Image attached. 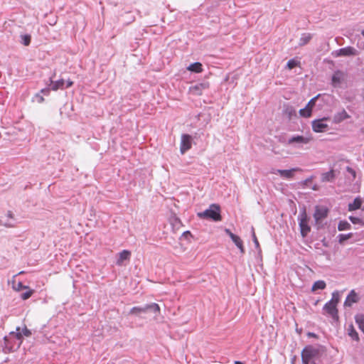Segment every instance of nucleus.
<instances>
[{
    "mask_svg": "<svg viewBox=\"0 0 364 364\" xmlns=\"http://www.w3.org/2000/svg\"><path fill=\"white\" fill-rule=\"evenodd\" d=\"M187 70L192 73H200L203 71V65L199 62H196L190 64Z\"/></svg>",
    "mask_w": 364,
    "mask_h": 364,
    "instance_id": "22",
    "label": "nucleus"
},
{
    "mask_svg": "<svg viewBox=\"0 0 364 364\" xmlns=\"http://www.w3.org/2000/svg\"><path fill=\"white\" fill-rule=\"evenodd\" d=\"M35 98L36 99L38 103H42L44 101L43 97L40 93L36 94Z\"/></svg>",
    "mask_w": 364,
    "mask_h": 364,
    "instance_id": "41",
    "label": "nucleus"
},
{
    "mask_svg": "<svg viewBox=\"0 0 364 364\" xmlns=\"http://www.w3.org/2000/svg\"><path fill=\"white\" fill-rule=\"evenodd\" d=\"M200 218L209 219L213 221H220L222 218L220 215V207L219 205L211 204L208 209L198 213Z\"/></svg>",
    "mask_w": 364,
    "mask_h": 364,
    "instance_id": "2",
    "label": "nucleus"
},
{
    "mask_svg": "<svg viewBox=\"0 0 364 364\" xmlns=\"http://www.w3.org/2000/svg\"><path fill=\"white\" fill-rule=\"evenodd\" d=\"M348 218L350 220V222L353 224H359L361 225H364V220L363 219H360L355 216H349Z\"/></svg>",
    "mask_w": 364,
    "mask_h": 364,
    "instance_id": "31",
    "label": "nucleus"
},
{
    "mask_svg": "<svg viewBox=\"0 0 364 364\" xmlns=\"http://www.w3.org/2000/svg\"><path fill=\"white\" fill-rule=\"evenodd\" d=\"M346 172L350 176H346V178L350 181L353 182L356 178V171L350 166H346Z\"/></svg>",
    "mask_w": 364,
    "mask_h": 364,
    "instance_id": "27",
    "label": "nucleus"
},
{
    "mask_svg": "<svg viewBox=\"0 0 364 364\" xmlns=\"http://www.w3.org/2000/svg\"><path fill=\"white\" fill-rule=\"evenodd\" d=\"M339 299H340L339 294L338 293V291H334L332 294V298L329 301H332L333 304L337 305L338 303L339 302Z\"/></svg>",
    "mask_w": 364,
    "mask_h": 364,
    "instance_id": "34",
    "label": "nucleus"
},
{
    "mask_svg": "<svg viewBox=\"0 0 364 364\" xmlns=\"http://www.w3.org/2000/svg\"><path fill=\"white\" fill-rule=\"evenodd\" d=\"M332 55L334 58H338L341 56H354L357 55V50L355 48L351 46H347L332 52Z\"/></svg>",
    "mask_w": 364,
    "mask_h": 364,
    "instance_id": "9",
    "label": "nucleus"
},
{
    "mask_svg": "<svg viewBox=\"0 0 364 364\" xmlns=\"http://www.w3.org/2000/svg\"><path fill=\"white\" fill-rule=\"evenodd\" d=\"M131 257V252L129 250H124L117 256L116 264L117 266H122L124 261H129Z\"/></svg>",
    "mask_w": 364,
    "mask_h": 364,
    "instance_id": "15",
    "label": "nucleus"
},
{
    "mask_svg": "<svg viewBox=\"0 0 364 364\" xmlns=\"http://www.w3.org/2000/svg\"><path fill=\"white\" fill-rule=\"evenodd\" d=\"M235 364H245V363L241 361L236 360V361H235Z\"/></svg>",
    "mask_w": 364,
    "mask_h": 364,
    "instance_id": "51",
    "label": "nucleus"
},
{
    "mask_svg": "<svg viewBox=\"0 0 364 364\" xmlns=\"http://www.w3.org/2000/svg\"><path fill=\"white\" fill-rule=\"evenodd\" d=\"M328 119V117H323L312 121L311 126L313 131L316 133L325 132L328 131V125L326 123H325V122Z\"/></svg>",
    "mask_w": 364,
    "mask_h": 364,
    "instance_id": "7",
    "label": "nucleus"
},
{
    "mask_svg": "<svg viewBox=\"0 0 364 364\" xmlns=\"http://www.w3.org/2000/svg\"><path fill=\"white\" fill-rule=\"evenodd\" d=\"M225 232L226 233L229 235V237H230V234H233L230 230L228 229H226L225 230Z\"/></svg>",
    "mask_w": 364,
    "mask_h": 364,
    "instance_id": "48",
    "label": "nucleus"
},
{
    "mask_svg": "<svg viewBox=\"0 0 364 364\" xmlns=\"http://www.w3.org/2000/svg\"><path fill=\"white\" fill-rule=\"evenodd\" d=\"M252 240H253V242L255 243L256 249H259V244L258 240H257V238L256 237V235H255V230H254L253 228H252Z\"/></svg>",
    "mask_w": 364,
    "mask_h": 364,
    "instance_id": "37",
    "label": "nucleus"
},
{
    "mask_svg": "<svg viewBox=\"0 0 364 364\" xmlns=\"http://www.w3.org/2000/svg\"><path fill=\"white\" fill-rule=\"evenodd\" d=\"M20 330V327H16V332L11 331L10 333V338L4 337L5 348L9 352H12L19 348L22 344V334Z\"/></svg>",
    "mask_w": 364,
    "mask_h": 364,
    "instance_id": "1",
    "label": "nucleus"
},
{
    "mask_svg": "<svg viewBox=\"0 0 364 364\" xmlns=\"http://www.w3.org/2000/svg\"><path fill=\"white\" fill-rule=\"evenodd\" d=\"M322 242H323V246H326V247H327V246H328L327 243L325 242V240H323V241H322Z\"/></svg>",
    "mask_w": 364,
    "mask_h": 364,
    "instance_id": "52",
    "label": "nucleus"
},
{
    "mask_svg": "<svg viewBox=\"0 0 364 364\" xmlns=\"http://www.w3.org/2000/svg\"><path fill=\"white\" fill-rule=\"evenodd\" d=\"M282 172H283L282 169H272L271 171L273 174H279V176L282 177Z\"/></svg>",
    "mask_w": 364,
    "mask_h": 364,
    "instance_id": "44",
    "label": "nucleus"
},
{
    "mask_svg": "<svg viewBox=\"0 0 364 364\" xmlns=\"http://www.w3.org/2000/svg\"><path fill=\"white\" fill-rule=\"evenodd\" d=\"M312 364H316V363L314 362Z\"/></svg>",
    "mask_w": 364,
    "mask_h": 364,
    "instance_id": "54",
    "label": "nucleus"
},
{
    "mask_svg": "<svg viewBox=\"0 0 364 364\" xmlns=\"http://www.w3.org/2000/svg\"><path fill=\"white\" fill-rule=\"evenodd\" d=\"M50 85H51V90L53 91H56L59 89L65 88V80L63 79H60L56 81H53L52 77L50 78Z\"/></svg>",
    "mask_w": 364,
    "mask_h": 364,
    "instance_id": "20",
    "label": "nucleus"
},
{
    "mask_svg": "<svg viewBox=\"0 0 364 364\" xmlns=\"http://www.w3.org/2000/svg\"><path fill=\"white\" fill-rule=\"evenodd\" d=\"M337 305L333 304L332 301L326 302L323 306V311H325L333 320H338Z\"/></svg>",
    "mask_w": 364,
    "mask_h": 364,
    "instance_id": "13",
    "label": "nucleus"
},
{
    "mask_svg": "<svg viewBox=\"0 0 364 364\" xmlns=\"http://www.w3.org/2000/svg\"><path fill=\"white\" fill-rule=\"evenodd\" d=\"M27 286H24L21 282H18L17 284L16 290L20 291L21 289H28Z\"/></svg>",
    "mask_w": 364,
    "mask_h": 364,
    "instance_id": "42",
    "label": "nucleus"
},
{
    "mask_svg": "<svg viewBox=\"0 0 364 364\" xmlns=\"http://www.w3.org/2000/svg\"><path fill=\"white\" fill-rule=\"evenodd\" d=\"M0 225L9 228L15 225V218L11 211L9 210L4 215H0Z\"/></svg>",
    "mask_w": 364,
    "mask_h": 364,
    "instance_id": "12",
    "label": "nucleus"
},
{
    "mask_svg": "<svg viewBox=\"0 0 364 364\" xmlns=\"http://www.w3.org/2000/svg\"><path fill=\"white\" fill-rule=\"evenodd\" d=\"M299 170L300 169L298 168H293L289 170H283V172H282V178L291 179L294 176V173Z\"/></svg>",
    "mask_w": 364,
    "mask_h": 364,
    "instance_id": "23",
    "label": "nucleus"
},
{
    "mask_svg": "<svg viewBox=\"0 0 364 364\" xmlns=\"http://www.w3.org/2000/svg\"><path fill=\"white\" fill-rule=\"evenodd\" d=\"M350 116L343 109L341 112L336 113L333 117V122L334 124H339L343 121L348 119Z\"/></svg>",
    "mask_w": 364,
    "mask_h": 364,
    "instance_id": "16",
    "label": "nucleus"
},
{
    "mask_svg": "<svg viewBox=\"0 0 364 364\" xmlns=\"http://www.w3.org/2000/svg\"><path fill=\"white\" fill-rule=\"evenodd\" d=\"M160 311V307L156 303L145 304L143 306H134L129 311V314L139 316L148 312L157 313Z\"/></svg>",
    "mask_w": 364,
    "mask_h": 364,
    "instance_id": "4",
    "label": "nucleus"
},
{
    "mask_svg": "<svg viewBox=\"0 0 364 364\" xmlns=\"http://www.w3.org/2000/svg\"><path fill=\"white\" fill-rule=\"evenodd\" d=\"M192 146V136L188 134H183L181 136L180 151L184 154Z\"/></svg>",
    "mask_w": 364,
    "mask_h": 364,
    "instance_id": "11",
    "label": "nucleus"
},
{
    "mask_svg": "<svg viewBox=\"0 0 364 364\" xmlns=\"http://www.w3.org/2000/svg\"><path fill=\"white\" fill-rule=\"evenodd\" d=\"M21 333L22 334V336H25L26 337H29L31 336V330L28 329L27 327L25 326L24 328L22 329V331L21 332Z\"/></svg>",
    "mask_w": 364,
    "mask_h": 364,
    "instance_id": "38",
    "label": "nucleus"
},
{
    "mask_svg": "<svg viewBox=\"0 0 364 364\" xmlns=\"http://www.w3.org/2000/svg\"><path fill=\"white\" fill-rule=\"evenodd\" d=\"M33 293V290L29 289V290L26 291V292L22 293L21 295V298L23 300H26L31 296Z\"/></svg>",
    "mask_w": 364,
    "mask_h": 364,
    "instance_id": "36",
    "label": "nucleus"
},
{
    "mask_svg": "<svg viewBox=\"0 0 364 364\" xmlns=\"http://www.w3.org/2000/svg\"><path fill=\"white\" fill-rule=\"evenodd\" d=\"M312 180H313V176H311V177L305 179L304 181H301V183L303 187H306V186H309V183H311L312 181Z\"/></svg>",
    "mask_w": 364,
    "mask_h": 364,
    "instance_id": "40",
    "label": "nucleus"
},
{
    "mask_svg": "<svg viewBox=\"0 0 364 364\" xmlns=\"http://www.w3.org/2000/svg\"><path fill=\"white\" fill-rule=\"evenodd\" d=\"M349 336L355 341L359 340L358 333L357 331L353 328V327H351V329L350 330L348 333Z\"/></svg>",
    "mask_w": 364,
    "mask_h": 364,
    "instance_id": "35",
    "label": "nucleus"
},
{
    "mask_svg": "<svg viewBox=\"0 0 364 364\" xmlns=\"http://www.w3.org/2000/svg\"><path fill=\"white\" fill-rule=\"evenodd\" d=\"M358 301V294L355 293L354 290H351L346 300L344 301L345 306H351L353 303H356Z\"/></svg>",
    "mask_w": 364,
    "mask_h": 364,
    "instance_id": "18",
    "label": "nucleus"
},
{
    "mask_svg": "<svg viewBox=\"0 0 364 364\" xmlns=\"http://www.w3.org/2000/svg\"><path fill=\"white\" fill-rule=\"evenodd\" d=\"M355 322L358 325L359 328L364 333V315L357 316L355 317Z\"/></svg>",
    "mask_w": 364,
    "mask_h": 364,
    "instance_id": "29",
    "label": "nucleus"
},
{
    "mask_svg": "<svg viewBox=\"0 0 364 364\" xmlns=\"http://www.w3.org/2000/svg\"><path fill=\"white\" fill-rule=\"evenodd\" d=\"M31 37L30 35L25 34L21 36V43L24 46H28L31 43Z\"/></svg>",
    "mask_w": 364,
    "mask_h": 364,
    "instance_id": "32",
    "label": "nucleus"
},
{
    "mask_svg": "<svg viewBox=\"0 0 364 364\" xmlns=\"http://www.w3.org/2000/svg\"><path fill=\"white\" fill-rule=\"evenodd\" d=\"M300 65V62L294 58L290 59L287 64V67L291 70Z\"/></svg>",
    "mask_w": 364,
    "mask_h": 364,
    "instance_id": "30",
    "label": "nucleus"
},
{
    "mask_svg": "<svg viewBox=\"0 0 364 364\" xmlns=\"http://www.w3.org/2000/svg\"><path fill=\"white\" fill-rule=\"evenodd\" d=\"M50 90H51V88H50V87H45V88L41 89L39 93L41 95L43 94V95L48 96V95H49V94L50 92Z\"/></svg>",
    "mask_w": 364,
    "mask_h": 364,
    "instance_id": "39",
    "label": "nucleus"
},
{
    "mask_svg": "<svg viewBox=\"0 0 364 364\" xmlns=\"http://www.w3.org/2000/svg\"><path fill=\"white\" fill-rule=\"evenodd\" d=\"M73 85V82L70 79L66 81L65 88L70 87Z\"/></svg>",
    "mask_w": 364,
    "mask_h": 364,
    "instance_id": "45",
    "label": "nucleus"
},
{
    "mask_svg": "<svg viewBox=\"0 0 364 364\" xmlns=\"http://www.w3.org/2000/svg\"><path fill=\"white\" fill-rule=\"evenodd\" d=\"M361 34L363 35V36L364 37V29L361 31Z\"/></svg>",
    "mask_w": 364,
    "mask_h": 364,
    "instance_id": "53",
    "label": "nucleus"
},
{
    "mask_svg": "<svg viewBox=\"0 0 364 364\" xmlns=\"http://www.w3.org/2000/svg\"><path fill=\"white\" fill-rule=\"evenodd\" d=\"M309 138L300 135H294L288 139V144H295V147L300 148L302 144L309 142Z\"/></svg>",
    "mask_w": 364,
    "mask_h": 364,
    "instance_id": "14",
    "label": "nucleus"
},
{
    "mask_svg": "<svg viewBox=\"0 0 364 364\" xmlns=\"http://www.w3.org/2000/svg\"><path fill=\"white\" fill-rule=\"evenodd\" d=\"M287 112L288 113L289 117H291L292 115L296 114V111L294 109H293L292 108H290V109L287 108Z\"/></svg>",
    "mask_w": 364,
    "mask_h": 364,
    "instance_id": "43",
    "label": "nucleus"
},
{
    "mask_svg": "<svg viewBox=\"0 0 364 364\" xmlns=\"http://www.w3.org/2000/svg\"><path fill=\"white\" fill-rule=\"evenodd\" d=\"M326 282L323 280H318L315 282L311 287V290L313 291H316L317 290H323L326 288Z\"/></svg>",
    "mask_w": 364,
    "mask_h": 364,
    "instance_id": "24",
    "label": "nucleus"
},
{
    "mask_svg": "<svg viewBox=\"0 0 364 364\" xmlns=\"http://www.w3.org/2000/svg\"><path fill=\"white\" fill-rule=\"evenodd\" d=\"M311 38H312L311 34L307 33H303L299 39V45L300 46H303L307 44L310 41Z\"/></svg>",
    "mask_w": 364,
    "mask_h": 364,
    "instance_id": "25",
    "label": "nucleus"
},
{
    "mask_svg": "<svg viewBox=\"0 0 364 364\" xmlns=\"http://www.w3.org/2000/svg\"><path fill=\"white\" fill-rule=\"evenodd\" d=\"M336 178L335 171L331 169L327 172L323 173L321 176L322 182H333Z\"/></svg>",
    "mask_w": 364,
    "mask_h": 364,
    "instance_id": "19",
    "label": "nucleus"
},
{
    "mask_svg": "<svg viewBox=\"0 0 364 364\" xmlns=\"http://www.w3.org/2000/svg\"><path fill=\"white\" fill-rule=\"evenodd\" d=\"M328 209L323 205H316L315 211L314 213V218L316 224H319L323 219L327 218L328 214Z\"/></svg>",
    "mask_w": 364,
    "mask_h": 364,
    "instance_id": "8",
    "label": "nucleus"
},
{
    "mask_svg": "<svg viewBox=\"0 0 364 364\" xmlns=\"http://www.w3.org/2000/svg\"><path fill=\"white\" fill-rule=\"evenodd\" d=\"M309 218L306 213V209L303 207L299 212L298 215L299 226L300 228V232L303 237L307 236L311 231V227L309 225Z\"/></svg>",
    "mask_w": 364,
    "mask_h": 364,
    "instance_id": "3",
    "label": "nucleus"
},
{
    "mask_svg": "<svg viewBox=\"0 0 364 364\" xmlns=\"http://www.w3.org/2000/svg\"><path fill=\"white\" fill-rule=\"evenodd\" d=\"M343 77V73L341 70L336 71L331 77V85L334 87H338L341 83Z\"/></svg>",
    "mask_w": 364,
    "mask_h": 364,
    "instance_id": "17",
    "label": "nucleus"
},
{
    "mask_svg": "<svg viewBox=\"0 0 364 364\" xmlns=\"http://www.w3.org/2000/svg\"><path fill=\"white\" fill-rule=\"evenodd\" d=\"M319 353L318 348L309 345L304 348L301 351L302 364H309L311 359L316 357Z\"/></svg>",
    "mask_w": 364,
    "mask_h": 364,
    "instance_id": "5",
    "label": "nucleus"
},
{
    "mask_svg": "<svg viewBox=\"0 0 364 364\" xmlns=\"http://www.w3.org/2000/svg\"><path fill=\"white\" fill-rule=\"evenodd\" d=\"M353 234L352 232H349L348 234H339L338 235V242L340 244H343L344 242L353 237Z\"/></svg>",
    "mask_w": 364,
    "mask_h": 364,
    "instance_id": "28",
    "label": "nucleus"
},
{
    "mask_svg": "<svg viewBox=\"0 0 364 364\" xmlns=\"http://www.w3.org/2000/svg\"><path fill=\"white\" fill-rule=\"evenodd\" d=\"M312 189H313L314 191H317V190H318V186H317V185H314V186L312 187Z\"/></svg>",
    "mask_w": 364,
    "mask_h": 364,
    "instance_id": "50",
    "label": "nucleus"
},
{
    "mask_svg": "<svg viewBox=\"0 0 364 364\" xmlns=\"http://www.w3.org/2000/svg\"><path fill=\"white\" fill-rule=\"evenodd\" d=\"M363 203V200L360 197H356L352 203H350L348 205V210L349 211L356 210L360 208Z\"/></svg>",
    "mask_w": 364,
    "mask_h": 364,
    "instance_id": "21",
    "label": "nucleus"
},
{
    "mask_svg": "<svg viewBox=\"0 0 364 364\" xmlns=\"http://www.w3.org/2000/svg\"><path fill=\"white\" fill-rule=\"evenodd\" d=\"M309 336L316 338V335L314 333H309Z\"/></svg>",
    "mask_w": 364,
    "mask_h": 364,
    "instance_id": "49",
    "label": "nucleus"
},
{
    "mask_svg": "<svg viewBox=\"0 0 364 364\" xmlns=\"http://www.w3.org/2000/svg\"><path fill=\"white\" fill-rule=\"evenodd\" d=\"M230 238L236 246L237 245H240L242 242L240 237L235 234H230Z\"/></svg>",
    "mask_w": 364,
    "mask_h": 364,
    "instance_id": "33",
    "label": "nucleus"
},
{
    "mask_svg": "<svg viewBox=\"0 0 364 364\" xmlns=\"http://www.w3.org/2000/svg\"><path fill=\"white\" fill-rule=\"evenodd\" d=\"M183 235L184 236H186V237H187V236H192V235H191V232H190V231H185V232L183 233Z\"/></svg>",
    "mask_w": 364,
    "mask_h": 364,
    "instance_id": "47",
    "label": "nucleus"
},
{
    "mask_svg": "<svg viewBox=\"0 0 364 364\" xmlns=\"http://www.w3.org/2000/svg\"><path fill=\"white\" fill-rule=\"evenodd\" d=\"M209 87L210 83L208 81H203L190 86L188 91L193 95L199 96Z\"/></svg>",
    "mask_w": 364,
    "mask_h": 364,
    "instance_id": "6",
    "label": "nucleus"
},
{
    "mask_svg": "<svg viewBox=\"0 0 364 364\" xmlns=\"http://www.w3.org/2000/svg\"><path fill=\"white\" fill-rule=\"evenodd\" d=\"M237 247L240 249L241 253L243 254L245 252V248L242 242L240 245H237Z\"/></svg>",
    "mask_w": 364,
    "mask_h": 364,
    "instance_id": "46",
    "label": "nucleus"
},
{
    "mask_svg": "<svg viewBox=\"0 0 364 364\" xmlns=\"http://www.w3.org/2000/svg\"><path fill=\"white\" fill-rule=\"evenodd\" d=\"M320 96V94L317 95L316 96L311 98L306 107L303 109H301L299 110V114L303 117H309L311 115L312 109L314 107L318 97Z\"/></svg>",
    "mask_w": 364,
    "mask_h": 364,
    "instance_id": "10",
    "label": "nucleus"
},
{
    "mask_svg": "<svg viewBox=\"0 0 364 364\" xmlns=\"http://www.w3.org/2000/svg\"><path fill=\"white\" fill-rule=\"evenodd\" d=\"M351 228V225L347 222L346 220H341L338 225V230L339 231H343L346 230H350Z\"/></svg>",
    "mask_w": 364,
    "mask_h": 364,
    "instance_id": "26",
    "label": "nucleus"
}]
</instances>
